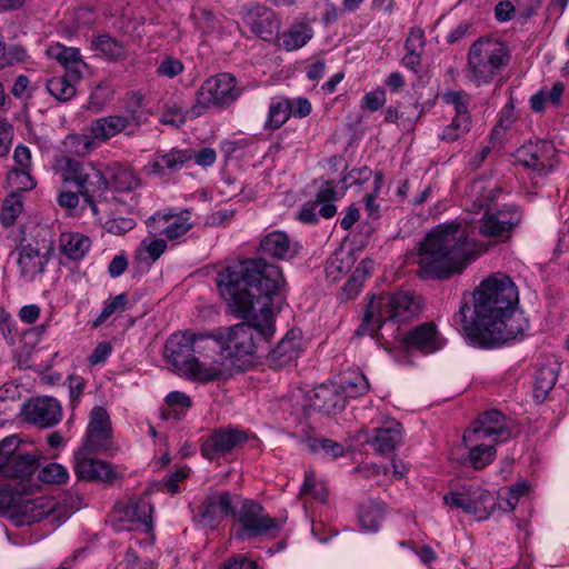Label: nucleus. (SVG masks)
<instances>
[{
    "instance_id": "f257e3e1",
    "label": "nucleus",
    "mask_w": 569,
    "mask_h": 569,
    "mask_svg": "<svg viewBox=\"0 0 569 569\" xmlns=\"http://www.w3.org/2000/svg\"><path fill=\"white\" fill-rule=\"evenodd\" d=\"M473 306H460L455 322L475 346L495 348L523 337L528 320L517 306L519 291L513 280L495 272L473 291Z\"/></svg>"
},
{
    "instance_id": "f03ea898",
    "label": "nucleus",
    "mask_w": 569,
    "mask_h": 569,
    "mask_svg": "<svg viewBox=\"0 0 569 569\" xmlns=\"http://www.w3.org/2000/svg\"><path fill=\"white\" fill-rule=\"evenodd\" d=\"M216 282L232 313L238 318H252L263 333L272 331L274 299L286 290L279 266L263 258L247 259L220 270Z\"/></svg>"
},
{
    "instance_id": "7ed1b4c3",
    "label": "nucleus",
    "mask_w": 569,
    "mask_h": 569,
    "mask_svg": "<svg viewBox=\"0 0 569 569\" xmlns=\"http://www.w3.org/2000/svg\"><path fill=\"white\" fill-rule=\"evenodd\" d=\"M475 218L450 221L432 228L418 248V266L423 278L447 279L460 273L476 259L468 242Z\"/></svg>"
},
{
    "instance_id": "20e7f679",
    "label": "nucleus",
    "mask_w": 569,
    "mask_h": 569,
    "mask_svg": "<svg viewBox=\"0 0 569 569\" xmlns=\"http://www.w3.org/2000/svg\"><path fill=\"white\" fill-rule=\"evenodd\" d=\"M496 186L486 180H475L470 186L469 198L471 204L469 211L481 214L478 220L479 233L488 238H509L512 230L519 224L521 213L515 204L503 206L491 212L490 206L498 194Z\"/></svg>"
},
{
    "instance_id": "39448f33",
    "label": "nucleus",
    "mask_w": 569,
    "mask_h": 569,
    "mask_svg": "<svg viewBox=\"0 0 569 569\" xmlns=\"http://www.w3.org/2000/svg\"><path fill=\"white\" fill-rule=\"evenodd\" d=\"M419 309L418 302L409 292L399 291L372 298L356 333L375 337L385 327H390L392 333H396L402 323L419 313Z\"/></svg>"
},
{
    "instance_id": "423d86ee",
    "label": "nucleus",
    "mask_w": 569,
    "mask_h": 569,
    "mask_svg": "<svg viewBox=\"0 0 569 569\" xmlns=\"http://www.w3.org/2000/svg\"><path fill=\"white\" fill-rule=\"evenodd\" d=\"M510 52L505 42L480 37L467 52L465 77L476 87L488 86L507 67Z\"/></svg>"
},
{
    "instance_id": "0eeeda50",
    "label": "nucleus",
    "mask_w": 569,
    "mask_h": 569,
    "mask_svg": "<svg viewBox=\"0 0 569 569\" xmlns=\"http://www.w3.org/2000/svg\"><path fill=\"white\" fill-rule=\"evenodd\" d=\"M220 346L212 336L200 339L197 353L181 373L182 377L199 383L228 379L233 375L231 362L220 352Z\"/></svg>"
},
{
    "instance_id": "6e6552de",
    "label": "nucleus",
    "mask_w": 569,
    "mask_h": 569,
    "mask_svg": "<svg viewBox=\"0 0 569 569\" xmlns=\"http://www.w3.org/2000/svg\"><path fill=\"white\" fill-rule=\"evenodd\" d=\"M248 322L237 323L226 331L211 335L219 343L220 352L224 359L231 362V370L241 372L246 369V358L253 355L256 342L253 332L258 331L262 337L269 338L273 335L274 328L269 333L261 332L253 323L252 318H244Z\"/></svg>"
},
{
    "instance_id": "1a4fd4ad",
    "label": "nucleus",
    "mask_w": 569,
    "mask_h": 569,
    "mask_svg": "<svg viewBox=\"0 0 569 569\" xmlns=\"http://www.w3.org/2000/svg\"><path fill=\"white\" fill-rule=\"evenodd\" d=\"M239 94L236 78L231 73H219L207 79L197 90L194 102L188 109L187 116L190 119L199 118L212 107L229 106Z\"/></svg>"
},
{
    "instance_id": "9d476101",
    "label": "nucleus",
    "mask_w": 569,
    "mask_h": 569,
    "mask_svg": "<svg viewBox=\"0 0 569 569\" xmlns=\"http://www.w3.org/2000/svg\"><path fill=\"white\" fill-rule=\"evenodd\" d=\"M39 456L29 452L20 438L8 436L0 441V477L28 478L37 470Z\"/></svg>"
},
{
    "instance_id": "9b49d317",
    "label": "nucleus",
    "mask_w": 569,
    "mask_h": 569,
    "mask_svg": "<svg viewBox=\"0 0 569 569\" xmlns=\"http://www.w3.org/2000/svg\"><path fill=\"white\" fill-rule=\"evenodd\" d=\"M71 511L58 508L54 500L49 497H37L33 499L20 496L11 519L17 526H27L47 519L51 525L58 527L64 522Z\"/></svg>"
},
{
    "instance_id": "f8f14e48",
    "label": "nucleus",
    "mask_w": 569,
    "mask_h": 569,
    "mask_svg": "<svg viewBox=\"0 0 569 569\" xmlns=\"http://www.w3.org/2000/svg\"><path fill=\"white\" fill-rule=\"evenodd\" d=\"M443 501L448 507L461 509L477 521L489 519L496 509L495 497L479 486L451 491L443 497Z\"/></svg>"
},
{
    "instance_id": "ddd939ff",
    "label": "nucleus",
    "mask_w": 569,
    "mask_h": 569,
    "mask_svg": "<svg viewBox=\"0 0 569 569\" xmlns=\"http://www.w3.org/2000/svg\"><path fill=\"white\" fill-rule=\"evenodd\" d=\"M513 158L516 163L530 169L538 178L547 177L558 164L556 148L543 140L521 146L515 151Z\"/></svg>"
},
{
    "instance_id": "4468645a",
    "label": "nucleus",
    "mask_w": 569,
    "mask_h": 569,
    "mask_svg": "<svg viewBox=\"0 0 569 569\" xmlns=\"http://www.w3.org/2000/svg\"><path fill=\"white\" fill-rule=\"evenodd\" d=\"M152 511L151 503L144 499H130L119 503L113 512V530L148 533L153 529Z\"/></svg>"
},
{
    "instance_id": "2eb2a0df",
    "label": "nucleus",
    "mask_w": 569,
    "mask_h": 569,
    "mask_svg": "<svg viewBox=\"0 0 569 569\" xmlns=\"http://www.w3.org/2000/svg\"><path fill=\"white\" fill-rule=\"evenodd\" d=\"M113 445V430L110 415L102 406H94L89 415L81 450L107 452Z\"/></svg>"
},
{
    "instance_id": "dca6fc26",
    "label": "nucleus",
    "mask_w": 569,
    "mask_h": 569,
    "mask_svg": "<svg viewBox=\"0 0 569 569\" xmlns=\"http://www.w3.org/2000/svg\"><path fill=\"white\" fill-rule=\"evenodd\" d=\"M238 522L240 525L238 538L242 540L272 535L282 525L277 519L271 518L263 507L257 502L243 503L239 511Z\"/></svg>"
},
{
    "instance_id": "f3484780",
    "label": "nucleus",
    "mask_w": 569,
    "mask_h": 569,
    "mask_svg": "<svg viewBox=\"0 0 569 569\" xmlns=\"http://www.w3.org/2000/svg\"><path fill=\"white\" fill-rule=\"evenodd\" d=\"M148 227L154 232L166 237L169 241H178L192 228L193 221L188 209L176 211L169 208L154 212L147 221Z\"/></svg>"
},
{
    "instance_id": "a211bd4d",
    "label": "nucleus",
    "mask_w": 569,
    "mask_h": 569,
    "mask_svg": "<svg viewBox=\"0 0 569 569\" xmlns=\"http://www.w3.org/2000/svg\"><path fill=\"white\" fill-rule=\"evenodd\" d=\"M209 335L177 331L169 336L164 345V357L181 375L197 353V343Z\"/></svg>"
},
{
    "instance_id": "6ab92c4d",
    "label": "nucleus",
    "mask_w": 569,
    "mask_h": 569,
    "mask_svg": "<svg viewBox=\"0 0 569 569\" xmlns=\"http://www.w3.org/2000/svg\"><path fill=\"white\" fill-rule=\"evenodd\" d=\"M98 453L78 449L73 453V471L81 480L111 483L119 478V473L108 461L92 457Z\"/></svg>"
},
{
    "instance_id": "aec40b11",
    "label": "nucleus",
    "mask_w": 569,
    "mask_h": 569,
    "mask_svg": "<svg viewBox=\"0 0 569 569\" xmlns=\"http://www.w3.org/2000/svg\"><path fill=\"white\" fill-rule=\"evenodd\" d=\"M248 439L249 435L243 429L220 428L202 443L201 453L206 459L213 461L241 447Z\"/></svg>"
},
{
    "instance_id": "412c9836",
    "label": "nucleus",
    "mask_w": 569,
    "mask_h": 569,
    "mask_svg": "<svg viewBox=\"0 0 569 569\" xmlns=\"http://www.w3.org/2000/svg\"><path fill=\"white\" fill-rule=\"evenodd\" d=\"M24 420L40 428H50L62 418V408L52 397H38L21 406Z\"/></svg>"
},
{
    "instance_id": "4be33fe9",
    "label": "nucleus",
    "mask_w": 569,
    "mask_h": 569,
    "mask_svg": "<svg viewBox=\"0 0 569 569\" xmlns=\"http://www.w3.org/2000/svg\"><path fill=\"white\" fill-rule=\"evenodd\" d=\"M51 258V249L41 251L38 246L28 243L22 246L18 252L17 266L20 278L27 282L34 281L38 276L46 271Z\"/></svg>"
},
{
    "instance_id": "5701e85b",
    "label": "nucleus",
    "mask_w": 569,
    "mask_h": 569,
    "mask_svg": "<svg viewBox=\"0 0 569 569\" xmlns=\"http://www.w3.org/2000/svg\"><path fill=\"white\" fill-rule=\"evenodd\" d=\"M409 350L419 351L422 355H431L441 350L446 339L431 323H422L410 330L402 339Z\"/></svg>"
},
{
    "instance_id": "b1692460",
    "label": "nucleus",
    "mask_w": 569,
    "mask_h": 569,
    "mask_svg": "<svg viewBox=\"0 0 569 569\" xmlns=\"http://www.w3.org/2000/svg\"><path fill=\"white\" fill-rule=\"evenodd\" d=\"M479 433L465 431L463 445L468 450L467 461L473 469H483L490 465L497 456V441L482 438Z\"/></svg>"
},
{
    "instance_id": "393cba45",
    "label": "nucleus",
    "mask_w": 569,
    "mask_h": 569,
    "mask_svg": "<svg viewBox=\"0 0 569 569\" xmlns=\"http://www.w3.org/2000/svg\"><path fill=\"white\" fill-rule=\"evenodd\" d=\"M243 20L253 33L267 41L277 36L280 27L276 13L261 4L248 8Z\"/></svg>"
},
{
    "instance_id": "a878e982",
    "label": "nucleus",
    "mask_w": 569,
    "mask_h": 569,
    "mask_svg": "<svg viewBox=\"0 0 569 569\" xmlns=\"http://www.w3.org/2000/svg\"><path fill=\"white\" fill-rule=\"evenodd\" d=\"M310 407L326 415H336L346 407V395L336 381L320 385L309 396Z\"/></svg>"
},
{
    "instance_id": "bb28decb",
    "label": "nucleus",
    "mask_w": 569,
    "mask_h": 569,
    "mask_svg": "<svg viewBox=\"0 0 569 569\" xmlns=\"http://www.w3.org/2000/svg\"><path fill=\"white\" fill-rule=\"evenodd\" d=\"M299 250L300 244L281 230L267 233L261 239L259 246L261 254L280 260L295 258L299 253Z\"/></svg>"
},
{
    "instance_id": "cd10ccee",
    "label": "nucleus",
    "mask_w": 569,
    "mask_h": 569,
    "mask_svg": "<svg viewBox=\"0 0 569 569\" xmlns=\"http://www.w3.org/2000/svg\"><path fill=\"white\" fill-rule=\"evenodd\" d=\"M49 59L56 60L63 69L77 79H81L88 64L76 47H66L59 42H50L44 50Z\"/></svg>"
},
{
    "instance_id": "c85d7f7f",
    "label": "nucleus",
    "mask_w": 569,
    "mask_h": 569,
    "mask_svg": "<svg viewBox=\"0 0 569 569\" xmlns=\"http://www.w3.org/2000/svg\"><path fill=\"white\" fill-rule=\"evenodd\" d=\"M467 431L479 433L478 436L497 442L510 437L506 417L497 410L485 412Z\"/></svg>"
},
{
    "instance_id": "c756f323",
    "label": "nucleus",
    "mask_w": 569,
    "mask_h": 569,
    "mask_svg": "<svg viewBox=\"0 0 569 569\" xmlns=\"http://www.w3.org/2000/svg\"><path fill=\"white\" fill-rule=\"evenodd\" d=\"M401 442L402 426L395 420L386 422L380 428H376L372 435L367 437V443L381 455L392 452Z\"/></svg>"
},
{
    "instance_id": "7c9ffc66",
    "label": "nucleus",
    "mask_w": 569,
    "mask_h": 569,
    "mask_svg": "<svg viewBox=\"0 0 569 569\" xmlns=\"http://www.w3.org/2000/svg\"><path fill=\"white\" fill-rule=\"evenodd\" d=\"M301 352L300 332L290 330L270 352L269 360L274 368L281 369L296 361Z\"/></svg>"
},
{
    "instance_id": "2f4dec72",
    "label": "nucleus",
    "mask_w": 569,
    "mask_h": 569,
    "mask_svg": "<svg viewBox=\"0 0 569 569\" xmlns=\"http://www.w3.org/2000/svg\"><path fill=\"white\" fill-rule=\"evenodd\" d=\"M233 508L229 492L221 491L209 495L203 501L200 517L207 525L220 522L232 515Z\"/></svg>"
},
{
    "instance_id": "473e14b6",
    "label": "nucleus",
    "mask_w": 569,
    "mask_h": 569,
    "mask_svg": "<svg viewBox=\"0 0 569 569\" xmlns=\"http://www.w3.org/2000/svg\"><path fill=\"white\" fill-rule=\"evenodd\" d=\"M559 370V362L552 358L538 367L533 381V398L537 402L541 403L547 399L557 382Z\"/></svg>"
},
{
    "instance_id": "72a5a7b5",
    "label": "nucleus",
    "mask_w": 569,
    "mask_h": 569,
    "mask_svg": "<svg viewBox=\"0 0 569 569\" xmlns=\"http://www.w3.org/2000/svg\"><path fill=\"white\" fill-rule=\"evenodd\" d=\"M76 187L83 199L101 197L108 189V179L92 162H87L84 164V171Z\"/></svg>"
},
{
    "instance_id": "f704fd0d",
    "label": "nucleus",
    "mask_w": 569,
    "mask_h": 569,
    "mask_svg": "<svg viewBox=\"0 0 569 569\" xmlns=\"http://www.w3.org/2000/svg\"><path fill=\"white\" fill-rule=\"evenodd\" d=\"M90 248L91 240L83 233L67 231L59 237L60 252L69 260L79 261L83 259Z\"/></svg>"
},
{
    "instance_id": "c9c22d12",
    "label": "nucleus",
    "mask_w": 569,
    "mask_h": 569,
    "mask_svg": "<svg viewBox=\"0 0 569 569\" xmlns=\"http://www.w3.org/2000/svg\"><path fill=\"white\" fill-rule=\"evenodd\" d=\"M189 157L179 150L169 153L154 156L147 164L146 171L149 174H164L168 171L180 169Z\"/></svg>"
},
{
    "instance_id": "e433bc0d",
    "label": "nucleus",
    "mask_w": 569,
    "mask_h": 569,
    "mask_svg": "<svg viewBox=\"0 0 569 569\" xmlns=\"http://www.w3.org/2000/svg\"><path fill=\"white\" fill-rule=\"evenodd\" d=\"M359 525L366 532H376L385 519V506L382 502L369 501L359 509Z\"/></svg>"
},
{
    "instance_id": "4c0bfd02",
    "label": "nucleus",
    "mask_w": 569,
    "mask_h": 569,
    "mask_svg": "<svg viewBox=\"0 0 569 569\" xmlns=\"http://www.w3.org/2000/svg\"><path fill=\"white\" fill-rule=\"evenodd\" d=\"M565 91L561 82H555L551 88H542L530 98L531 109L536 112H542L547 107H558Z\"/></svg>"
},
{
    "instance_id": "58836bf2",
    "label": "nucleus",
    "mask_w": 569,
    "mask_h": 569,
    "mask_svg": "<svg viewBox=\"0 0 569 569\" xmlns=\"http://www.w3.org/2000/svg\"><path fill=\"white\" fill-rule=\"evenodd\" d=\"M336 382L340 386L341 393L346 395V400L362 396L369 390L368 379L360 371L347 372Z\"/></svg>"
},
{
    "instance_id": "ea45409f",
    "label": "nucleus",
    "mask_w": 569,
    "mask_h": 569,
    "mask_svg": "<svg viewBox=\"0 0 569 569\" xmlns=\"http://www.w3.org/2000/svg\"><path fill=\"white\" fill-rule=\"evenodd\" d=\"M111 186L117 192H131L141 186L139 177L129 168L121 166H112L110 168Z\"/></svg>"
},
{
    "instance_id": "a19ab883",
    "label": "nucleus",
    "mask_w": 569,
    "mask_h": 569,
    "mask_svg": "<svg viewBox=\"0 0 569 569\" xmlns=\"http://www.w3.org/2000/svg\"><path fill=\"white\" fill-rule=\"evenodd\" d=\"M86 163L70 156L62 154L56 158L54 169L64 183H73L76 186L84 171Z\"/></svg>"
},
{
    "instance_id": "79ce46f5",
    "label": "nucleus",
    "mask_w": 569,
    "mask_h": 569,
    "mask_svg": "<svg viewBox=\"0 0 569 569\" xmlns=\"http://www.w3.org/2000/svg\"><path fill=\"white\" fill-rule=\"evenodd\" d=\"M290 106L291 103H289V99L287 98L272 99L264 122V129L276 130L284 124L291 117Z\"/></svg>"
},
{
    "instance_id": "37998d69",
    "label": "nucleus",
    "mask_w": 569,
    "mask_h": 569,
    "mask_svg": "<svg viewBox=\"0 0 569 569\" xmlns=\"http://www.w3.org/2000/svg\"><path fill=\"white\" fill-rule=\"evenodd\" d=\"M107 121L113 136L121 132L131 133L134 128L140 127L144 122L142 114H139L137 110H130L129 114H113L103 117Z\"/></svg>"
},
{
    "instance_id": "c03bdc74",
    "label": "nucleus",
    "mask_w": 569,
    "mask_h": 569,
    "mask_svg": "<svg viewBox=\"0 0 569 569\" xmlns=\"http://www.w3.org/2000/svg\"><path fill=\"white\" fill-rule=\"evenodd\" d=\"M167 409L163 411L166 419L179 420L184 417L192 406L191 398L181 391H171L166 396Z\"/></svg>"
},
{
    "instance_id": "a18cd8bd",
    "label": "nucleus",
    "mask_w": 569,
    "mask_h": 569,
    "mask_svg": "<svg viewBox=\"0 0 569 569\" xmlns=\"http://www.w3.org/2000/svg\"><path fill=\"white\" fill-rule=\"evenodd\" d=\"M528 490L529 485L527 481H520L510 487L502 488L499 491L496 507H498L503 512L513 511L519 502L520 497L527 493Z\"/></svg>"
},
{
    "instance_id": "49530a36",
    "label": "nucleus",
    "mask_w": 569,
    "mask_h": 569,
    "mask_svg": "<svg viewBox=\"0 0 569 569\" xmlns=\"http://www.w3.org/2000/svg\"><path fill=\"white\" fill-rule=\"evenodd\" d=\"M47 92L60 102L70 101L77 92L76 84L66 76H56L46 83Z\"/></svg>"
},
{
    "instance_id": "de8ad7c7",
    "label": "nucleus",
    "mask_w": 569,
    "mask_h": 569,
    "mask_svg": "<svg viewBox=\"0 0 569 569\" xmlns=\"http://www.w3.org/2000/svg\"><path fill=\"white\" fill-rule=\"evenodd\" d=\"M91 49L114 61L120 60L126 56L123 44L107 34L92 38Z\"/></svg>"
},
{
    "instance_id": "09e8293b",
    "label": "nucleus",
    "mask_w": 569,
    "mask_h": 569,
    "mask_svg": "<svg viewBox=\"0 0 569 569\" xmlns=\"http://www.w3.org/2000/svg\"><path fill=\"white\" fill-rule=\"evenodd\" d=\"M167 241L161 238H146L141 241L136 252L137 260L156 262L167 250Z\"/></svg>"
},
{
    "instance_id": "8fccbe9b",
    "label": "nucleus",
    "mask_w": 569,
    "mask_h": 569,
    "mask_svg": "<svg viewBox=\"0 0 569 569\" xmlns=\"http://www.w3.org/2000/svg\"><path fill=\"white\" fill-rule=\"evenodd\" d=\"M63 151L69 154L84 156L96 149L90 133L68 134L62 141Z\"/></svg>"
},
{
    "instance_id": "3c124183",
    "label": "nucleus",
    "mask_w": 569,
    "mask_h": 569,
    "mask_svg": "<svg viewBox=\"0 0 569 569\" xmlns=\"http://www.w3.org/2000/svg\"><path fill=\"white\" fill-rule=\"evenodd\" d=\"M38 477L43 483L64 485L69 480V471L58 462H50L39 470Z\"/></svg>"
},
{
    "instance_id": "603ef678",
    "label": "nucleus",
    "mask_w": 569,
    "mask_h": 569,
    "mask_svg": "<svg viewBox=\"0 0 569 569\" xmlns=\"http://www.w3.org/2000/svg\"><path fill=\"white\" fill-rule=\"evenodd\" d=\"M312 38V31L306 26H298L283 34L282 46L288 51L302 48Z\"/></svg>"
},
{
    "instance_id": "864d4df0",
    "label": "nucleus",
    "mask_w": 569,
    "mask_h": 569,
    "mask_svg": "<svg viewBox=\"0 0 569 569\" xmlns=\"http://www.w3.org/2000/svg\"><path fill=\"white\" fill-rule=\"evenodd\" d=\"M127 296L120 293L113 299L107 300L99 316L92 320V328L97 329L104 323L112 315L123 312L127 309Z\"/></svg>"
},
{
    "instance_id": "5fc2aeb1",
    "label": "nucleus",
    "mask_w": 569,
    "mask_h": 569,
    "mask_svg": "<svg viewBox=\"0 0 569 569\" xmlns=\"http://www.w3.org/2000/svg\"><path fill=\"white\" fill-rule=\"evenodd\" d=\"M308 447L312 452L323 453L332 459L342 457L346 453L345 446L326 438H313L308 441Z\"/></svg>"
},
{
    "instance_id": "6e6d98bb",
    "label": "nucleus",
    "mask_w": 569,
    "mask_h": 569,
    "mask_svg": "<svg viewBox=\"0 0 569 569\" xmlns=\"http://www.w3.org/2000/svg\"><path fill=\"white\" fill-rule=\"evenodd\" d=\"M471 120L461 117H453L451 122L443 129L441 140L455 142L470 130Z\"/></svg>"
},
{
    "instance_id": "4d7b16f0",
    "label": "nucleus",
    "mask_w": 569,
    "mask_h": 569,
    "mask_svg": "<svg viewBox=\"0 0 569 569\" xmlns=\"http://www.w3.org/2000/svg\"><path fill=\"white\" fill-rule=\"evenodd\" d=\"M21 211L22 201L20 194L11 193L6 198L1 212V221L3 226H12Z\"/></svg>"
},
{
    "instance_id": "13d9d810",
    "label": "nucleus",
    "mask_w": 569,
    "mask_h": 569,
    "mask_svg": "<svg viewBox=\"0 0 569 569\" xmlns=\"http://www.w3.org/2000/svg\"><path fill=\"white\" fill-rule=\"evenodd\" d=\"M10 187L20 190L29 191L36 187V180L31 176V170L12 169L7 177Z\"/></svg>"
},
{
    "instance_id": "bf43d9fd",
    "label": "nucleus",
    "mask_w": 569,
    "mask_h": 569,
    "mask_svg": "<svg viewBox=\"0 0 569 569\" xmlns=\"http://www.w3.org/2000/svg\"><path fill=\"white\" fill-rule=\"evenodd\" d=\"M102 226L107 232L121 236L132 230L136 226V221L131 217H121L113 212L102 222Z\"/></svg>"
},
{
    "instance_id": "052dcab7",
    "label": "nucleus",
    "mask_w": 569,
    "mask_h": 569,
    "mask_svg": "<svg viewBox=\"0 0 569 569\" xmlns=\"http://www.w3.org/2000/svg\"><path fill=\"white\" fill-rule=\"evenodd\" d=\"M443 99L447 103L453 106V109L456 111L455 117L470 119V113L468 110L470 98H469L468 93H466L463 91H451V92H447L443 96Z\"/></svg>"
},
{
    "instance_id": "680f3d73",
    "label": "nucleus",
    "mask_w": 569,
    "mask_h": 569,
    "mask_svg": "<svg viewBox=\"0 0 569 569\" xmlns=\"http://www.w3.org/2000/svg\"><path fill=\"white\" fill-rule=\"evenodd\" d=\"M88 131L96 148L114 137L103 117L92 121Z\"/></svg>"
},
{
    "instance_id": "e2e57ef3",
    "label": "nucleus",
    "mask_w": 569,
    "mask_h": 569,
    "mask_svg": "<svg viewBox=\"0 0 569 569\" xmlns=\"http://www.w3.org/2000/svg\"><path fill=\"white\" fill-rule=\"evenodd\" d=\"M386 92L381 88H377L372 91L367 92L360 102V108L362 110H368L370 112H375L379 110L386 103Z\"/></svg>"
},
{
    "instance_id": "0e129e2a",
    "label": "nucleus",
    "mask_w": 569,
    "mask_h": 569,
    "mask_svg": "<svg viewBox=\"0 0 569 569\" xmlns=\"http://www.w3.org/2000/svg\"><path fill=\"white\" fill-rule=\"evenodd\" d=\"M192 18L196 26L203 32L209 33L213 31L218 24L217 18L207 9L198 8L193 10Z\"/></svg>"
},
{
    "instance_id": "69168bd1",
    "label": "nucleus",
    "mask_w": 569,
    "mask_h": 569,
    "mask_svg": "<svg viewBox=\"0 0 569 569\" xmlns=\"http://www.w3.org/2000/svg\"><path fill=\"white\" fill-rule=\"evenodd\" d=\"M20 400V391L18 386L12 383L0 387V412L11 410L12 405Z\"/></svg>"
},
{
    "instance_id": "338daca9",
    "label": "nucleus",
    "mask_w": 569,
    "mask_h": 569,
    "mask_svg": "<svg viewBox=\"0 0 569 569\" xmlns=\"http://www.w3.org/2000/svg\"><path fill=\"white\" fill-rule=\"evenodd\" d=\"M184 67L178 59L166 57L157 68V72L161 77L174 78L183 71Z\"/></svg>"
},
{
    "instance_id": "774afa93",
    "label": "nucleus",
    "mask_w": 569,
    "mask_h": 569,
    "mask_svg": "<svg viewBox=\"0 0 569 569\" xmlns=\"http://www.w3.org/2000/svg\"><path fill=\"white\" fill-rule=\"evenodd\" d=\"M221 569H259L256 561L243 557V556H236L230 559H228Z\"/></svg>"
}]
</instances>
